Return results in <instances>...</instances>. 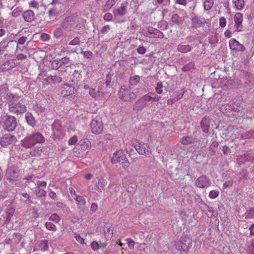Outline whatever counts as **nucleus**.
<instances>
[{
  "label": "nucleus",
  "instance_id": "nucleus-45",
  "mask_svg": "<svg viewBox=\"0 0 254 254\" xmlns=\"http://www.w3.org/2000/svg\"><path fill=\"white\" fill-rule=\"evenodd\" d=\"M163 85L162 82H158L155 87V91L159 94H161L163 92Z\"/></svg>",
  "mask_w": 254,
  "mask_h": 254
},
{
  "label": "nucleus",
  "instance_id": "nucleus-38",
  "mask_svg": "<svg viewBox=\"0 0 254 254\" xmlns=\"http://www.w3.org/2000/svg\"><path fill=\"white\" fill-rule=\"evenodd\" d=\"M33 182L35 185L37 186V188H39L40 187H46L47 186V183L45 181H40L37 179H36V177L34 178V180L31 181Z\"/></svg>",
  "mask_w": 254,
  "mask_h": 254
},
{
  "label": "nucleus",
  "instance_id": "nucleus-11",
  "mask_svg": "<svg viewBox=\"0 0 254 254\" xmlns=\"http://www.w3.org/2000/svg\"><path fill=\"white\" fill-rule=\"evenodd\" d=\"M211 184L210 179L205 175L200 176L195 181V186L199 188H207Z\"/></svg>",
  "mask_w": 254,
  "mask_h": 254
},
{
  "label": "nucleus",
  "instance_id": "nucleus-20",
  "mask_svg": "<svg viewBox=\"0 0 254 254\" xmlns=\"http://www.w3.org/2000/svg\"><path fill=\"white\" fill-rule=\"evenodd\" d=\"M22 15L24 20L28 22H32L35 18V14L34 12L31 10L24 12Z\"/></svg>",
  "mask_w": 254,
  "mask_h": 254
},
{
  "label": "nucleus",
  "instance_id": "nucleus-4",
  "mask_svg": "<svg viewBox=\"0 0 254 254\" xmlns=\"http://www.w3.org/2000/svg\"><path fill=\"white\" fill-rule=\"evenodd\" d=\"M192 246V240L190 236L182 237L180 240L176 242L175 246L178 251L187 252Z\"/></svg>",
  "mask_w": 254,
  "mask_h": 254
},
{
  "label": "nucleus",
  "instance_id": "nucleus-60",
  "mask_svg": "<svg viewBox=\"0 0 254 254\" xmlns=\"http://www.w3.org/2000/svg\"><path fill=\"white\" fill-rule=\"evenodd\" d=\"M81 53L83 55L84 57L87 59L90 58L93 56L92 53L89 51H87L85 52L82 51Z\"/></svg>",
  "mask_w": 254,
  "mask_h": 254
},
{
  "label": "nucleus",
  "instance_id": "nucleus-9",
  "mask_svg": "<svg viewBox=\"0 0 254 254\" xmlns=\"http://www.w3.org/2000/svg\"><path fill=\"white\" fill-rule=\"evenodd\" d=\"M134 147L137 152L140 155L148 156L151 153L150 146L147 143L138 142V143L134 146Z\"/></svg>",
  "mask_w": 254,
  "mask_h": 254
},
{
  "label": "nucleus",
  "instance_id": "nucleus-28",
  "mask_svg": "<svg viewBox=\"0 0 254 254\" xmlns=\"http://www.w3.org/2000/svg\"><path fill=\"white\" fill-rule=\"evenodd\" d=\"M25 119L27 124L32 127H34L36 125V121L30 113H27L25 115Z\"/></svg>",
  "mask_w": 254,
  "mask_h": 254
},
{
  "label": "nucleus",
  "instance_id": "nucleus-53",
  "mask_svg": "<svg viewBox=\"0 0 254 254\" xmlns=\"http://www.w3.org/2000/svg\"><path fill=\"white\" fill-rule=\"evenodd\" d=\"M219 194V191L217 190H212L209 192V196L212 199L216 198Z\"/></svg>",
  "mask_w": 254,
  "mask_h": 254
},
{
  "label": "nucleus",
  "instance_id": "nucleus-8",
  "mask_svg": "<svg viewBox=\"0 0 254 254\" xmlns=\"http://www.w3.org/2000/svg\"><path fill=\"white\" fill-rule=\"evenodd\" d=\"M19 176L18 169L14 167H9L7 168L5 177L6 179L11 182L16 181Z\"/></svg>",
  "mask_w": 254,
  "mask_h": 254
},
{
  "label": "nucleus",
  "instance_id": "nucleus-1",
  "mask_svg": "<svg viewBox=\"0 0 254 254\" xmlns=\"http://www.w3.org/2000/svg\"><path fill=\"white\" fill-rule=\"evenodd\" d=\"M19 98V96L17 94L9 96L7 102L8 109L10 113L19 114L23 113L26 111V106L24 104L18 102Z\"/></svg>",
  "mask_w": 254,
  "mask_h": 254
},
{
  "label": "nucleus",
  "instance_id": "nucleus-6",
  "mask_svg": "<svg viewBox=\"0 0 254 254\" xmlns=\"http://www.w3.org/2000/svg\"><path fill=\"white\" fill-rule=\"evenodd\" d=\"M138 89L136 91H130L127 88H122L119 91L121 98L124 101H132L134 100L137 96V92Z\"/></svg>",
  "mask_w": 254,
  "mask_h": 254
},
{
  "label": "nucleus",
  "instance_id": "nucleus-48",
  "mask_svg": "<svg viewBox=\"0 0 254 254\" xmlns=\"http://www.w3.org/2000/svg\"><path fill=\"white\" fill-rule=\"evenodd\" d=\"M117 14L119 15L123 16L126 13V6L123 4H122L121 7L118 8Z\"/></svg>",
  "mask_w": 254,
  "mask_h": 254
},
{
  "label": "nucleus",
  "instance_id": "nucleus-44",
  "mask_svg": "<svg viewBox=\"0 0 254 254\" xmlns=\"http://www.w3.org/2000/svg\"><path fill=\"white\" fill-rule=\"evenodd\" d=\"M49 220L56 223H58L61 220L60 217L56 213H54L49 217Z\"/></svg>",
  "mask_w": 254,
  "mask_h": 254
},
{
  "label": "nucleus",
  "instance_id": "nucleus-33",
  "mask_svg": "<svg viewBox=\"0 0 254 254\" xmlns=\"http://www.w3.org/2000/svg\"><path fill=\"white\" fill-rule=\"evenodd\" d=\"M15 209L12 207H8L6 211V221H9L11 217L13 216Z\"/></svg>",
  "mask_w": 254,
  "mask_h": 254
},
{
  "label": "nucleus",
  "instance_id": "nucleus-19",
  "mask_svg": "<svg viewBox=\"0 0 254 254\" xmlns=\"http://www.w3.org/2000/svg\"><path fill=\"white\" fill-rule=\"evenodd\" d=\"M10 95H15L9 92L8 87L6 85L3 84L0 86V95L4 97L8 101Z\"/></svg>",
  "mask_w": 254,
  "mask_h": 254
},
{
  "label": "nucleus",
  "instance_id": "nucleus-42",
  "mask_svg": "<svg viewBox=\"0 0 254 254\" xmlns=\"http://www.w3.org/2000/svg\"><path fill=\"white\" fill-rule=\"evenodd\" d=\"M35 193L37 196L40 197H45L47 194L46 191L40 188H36Z\"/></svg>",
  "mask_w": 254,
  "mask_h": 254
},
{
  "label": "nucleus",
  "instance_id": "nucleus-15",
  "mask_svg": "<svg viewBox=\"0 0 254 254\" xmlns=\"http://www.w3.org/2000/svg\"><path fill=\"white\" fill-rule=\"evenodd\" d=\"M16 40L9 41L6 45L7 52L5 55H12L15 54L18 49V46L16 45Z\"/></svg>",
  "mask_w": 254,
  "mask_h": 254
},
{
  "label": "nucleus",
  "instance_id": "nucleus-2",
  "mask_svg": "<svg viewBox=\"0 0 254 254\" xmlns=\"http://www.w3.org/2000/svg\"><path fill=\"white\" fill-rule=\"evenodd\" d=\"M45 141L44 136L40 132H35L27 135L21 140V145L24 148H30L37 143Z\"/></svg>",
  "mask_w": 254,
  "mask_h": 254
},
{
  "label": "nucleus",
  "instance_id": "nucleus-43",
  "mask_svg": "<svg viewBox=\"0 0 254 254\" xmlns=\"http://www.w3.org/2000/svg\"><path fill=\"white\" fill-rule=\"evenodd\" d=\"M22 11V7H17L12 10V11L11 12V14L13 17H16L19 16L20 15Z\"/></svg>",
  "mask_w": 254,
  "mask_h": 254
},
{
  "label": "nucleus",
  "instance_id": "nucleus-49",
  "mask_svg": "<svg viewBox=\"0 0 254 254\" xmlns=\"http://www.w3.org/2000/svg\"><path fill=\"white\" fill-rule=\"evenodd\" d=\"M171 20L174 24H179L181 21V18L177 14H174L172 16Z\"/></svg>",
  "mask_w": 254,
  "mask_h": 254
},
{
  "label": "nucleus",
  "instance_id": "nucleus-37",
  "mask_svg": "<svg viewBox=\"0 0 254 254\" xmlns=\"http://www.w3.org/2000/svg\"><path fill=\"white\" fill-rule=\"evenodd\" d=\"M7 52L6 42L4 40H3L0 42V55H5Z\"/></svg>",
  "mask_w": 254,
  "mask_h": 254
},
{
  "label": "nucleus",
  "instance_id": "nucleus-24",
  "mask_svg": "<svg viewBox=\"0 0 254 254\" xmlns=\"http://www.w3.org/2000/svg\"><path fill=\"white\" fill-rule=\"evenodd\" d=\"M112 226L110 224H106L104 229V232L106 239L108 240L112 238L113 235Z\"/></svg>",
  "mask_w": 254,
  "mask_h": 254
},
{
  "label": "nucleus",
  "instance_id": "nucleus-30",
  "mask_svg": "<svg viewBox=\"0 0 254 254\" xmlns=\"http://www.w3.org/2000/svg\"><path fill=\"white\" fill-rule=\"evenodd\" d=\"M38 247L39 250L42 252L48 251L49 249L48 240L46 239L41 240L39 244Z\"/></svg>",
  "mask_w": 254,
  "mask_h": 254
},
{
  "label": "nucleus",
  "instance_id": "nucleus-21",
  "mask_svg": "<svg viewBox=\"0 0 254 254\" xmlns=\"http://www.w3.org/2000/svg\"><path fill=\"white\" fill-rule=\"evenodd\" d=\"M99 186H97V183H95V184L90 185L88 187V191L90 193V196H91V194L96 193L95 196L94 197V200H98L99 199V195L97 194V192H99L98 190Z\"/></svg>",
  "mask_w": 254,
  "mask_h": 254
},
{
  "label": "nucleus",
  "instance_id": "nucleus-25",
  "mask_svg": "<svg viewBox=\"0 0 254 254\" xmlns=\"http://www.w3.org/2000/svg\"><path fill=\"white\" fill-rule=\"evenodd\" d=\"M146 106H147V105L140 98L135 103L133 106V110L136 111H140Z\"/></svg>",
  "mask_w": 254,
  "mask_h": 254
},
{
  "label": "nucleus",
  "instance_id": "nucleus-31",
  "mask_svg": "<svg viewBox=\"0 0 254 254\" xmlns=\"http://www.w3.org/2000/svg\"><path fill=\"white\" fill-rule=\"evenodd\" d=\"M182 144L184 145H189L193 143L194 142V139L191 136H183L180 140Z\"/></svg>",
  "mask_w": 254,
  "mask_h": 254
},
{
  "label": "nucleus",
  "instance_id": "nucleus-32",
  "mask_svg": "<svg viewBox=\"0 0 254 254\" xmlns=\"http://www.w3.org/2000/svg\"><path fill=\"white\" fill-rule=\"evenodd\" d=\"M117 0H108L104 6L103 11L110 9L116 3Z\"/></svg>",
  "mask_w": 254,
  "mask_h": 254
},
{
  "label": "nucleus",
  "instance_id": "nucleus-26",
  "mask_svg": "<svg viewBox=\"0 0 254 254\" xmlns=\"http://www.w3.org/2000/svg\"><path fill=\"white\" fill-rule=\"evenodd\" d=\"M154 5H158L162 8L167 7L170 4V0H154L153 1Z\"/></svg>",
  "mask_w": 254,
  "mask_h": 254
},
{
  "label": "nucleus",
  "instance_id": "nucleus-39",
  "mask_svg": "<svg viewBox=\"0 0 254 254\" xmlns=\"http://www.w3.org/2000/svg\"><path fill=\"white\" fill-rule=\"evenodd\" d=\"M213 0H205L203 3L204 9L209 10L213 5Z\"/></svg>",
  "mask_w": 254,
  "mask_h": 254
},
{
  "label": "nucleus",
  "instance_id": "nucleus-41",
  "mask_svg": "<svg viewBox=\"0 0 254 254\" xmlns=\"http://www.w3.org/2000/svg\"><path fill=\"white\" fill-rule=\"evenodd\" d=\"M61 67L59 59H56L51 62V68L53 69H58Z\"/></svg>",
  "mask_w": 254,
  "mask_h": 254
},
{
  "label": "nucleus",
  "instance_id": "nucleus-5",
  "mask_svg": "<svg viewBox=\"0 0 254 254\" xmlns=\"http://www.w3.org/2000/svg\"><path fill=\"white\" fill-rule=\"evenodd\" d=\"M111 162L113 164L120 163L124 168H127L129 165L128 160L122 150H117L114 153Z\"/></svg>",
  "mask_w": 254,
  "mask_h": 254
},
{
  "label": "nucleus",
  "instance_id": "nucleus-62",
  "mask_svg": "<svg viewBox=\"0 0 254 254\" xmlns=\"http://www.w3.org/2000/svg\"><path fill=\"white\" fill-rule=\"evenodd\" d=\"M126 241L128 247L131 249H133L134 247V242L130 239H127Z\"/></svg>",
  "mask_w": 254,
  "mask_h": 254
},
{
  "label": "nucleus",
  "instance_id": "nucleus-57",
  "mask_svg": "<svg viewBox=\"0 0 254 254\" xmlns=\"http://www.w3.org/2000/svg\"><path fill=\"white\" fill-rule=\"evenodd\" d=\"M194 63H193L192 62H190L189 64H187L186 65L184 66L183 67V69L185 71H186L190 70L191 68H194Z\"/></svg>",
  "mask_w": 254,
  "mask_h": 254
},
{
  "label": "nucleus",
  "instance_id": "nucleus-17",
  "mask_svg": "<svg viewBox=\"0 0 254 254\" xmlns=\"http://www.w3.org/2000/svg\"><path fill=\"white\" fill-rule=\"evenodd\" d=\"M210 119L207 117L202 118L200 122V127L204 133H208L209 130Z\"/></svg>",
  "mask_w": 254,
  "mask_h": 254
},
{
  "label": "nucleus",
  "instance_id": "nucleus-29",
  "mask_svg": "<svg viewBox=\"0 0 254 254\" xmlns=\"http://www.w3.org/2000/svg\"><path fill=\"white\" fill-rule=\"evenodd\" d=\"M191 50V47L189 45H184L183 44H180L178 46V51L183 53H188Z\"/></svg>",
  "mask_w": 254,
  "mask_h": 254
},
{
  "label": "nucleus",
  "instance_id": "nucleus-56",
  "mask_svg": "<svg viewBox=\"0 0 254 254\" xmlns=\"http://www.w3.org/2000/svg\"><path fill=\"white\" fill-rule=\"evenodd\" d=\"M219 26L221 28H224L226 25V19L224 17H221L219 20Z\"/></svg>",
  "mask_w": 254,
  "mask_h": 254
},
{
  "label": "nucleus",
  "instance_id": "nucleus-40",
  "mask_svg": "<svg viewBox=\"0 0 254 254\" xmlns=\"http://www.w3.org/2000/svg\"><path fill=\"white\" fill-rule=\"evenodd\" d=\"M106 185L107 182L103 178H101L98 180L97 186H99V192L101 191L104 188V187H105Z\"/></svg>",
  "mask_w": 254,
  "mask_h": 254
},
{
  "label": "nucleus",
  "instance_id": "nucleus-63",
  "mask_svg": "<svg viewBox=\"0 0 254 254\" xmlns=\"http://www.w3.org/2000/svg\"><path fill=\"white\" fill-rule=\"evenodd\" d=\"M218 145V143L217 141H213L212 142L210 146V149L212 150L213 152H215V148L217 147Z\"/></svg>",
  "mask_w": 254,
  "mask_h": 254
},
{
  "label": "nucleus",
  "instance_id": "nucleus-58",
  "mask_svg": "<svg viewBox=\"0 0 254 254\" xmlns=\"http://www.w3.org/2000/svg\"><path fill=\"white\" fill-rule=\"evenodd\" d=\"M77 141V138L76 136L71 137L68 140V144L70 145H74Z\"/></svg>",
  "mask_w": 254,
  "mask_h": 254
},
{
  "label": "nucleus",
  "instance_id": "nucleus-54",
  "mask_svg": "<svg viewBox=\"0 0 254 254\" xmlns=\"http://www.w3.org/2000/svg\"><path fill=\"white\" fill-rule=\"evenodd\" d=\"M249 157V156L248 155H244L243 156L238 157L237 160L240 164L243 163L245 161L250 160Z\"/></svg>",
  "mask_w": 254,
  "mask_h": 254
},
{
  "label": "nucleus",
  "instance_id": "nucleus-27",
  "mask_svg": "<svg viewBox=\"0 0 254 254\" xmlns=\"http://www.w3.org/2000/svg\"><path fill=\"white\" fill-rule=\"evenodd\" d=\"M46 80L48 84H52V83H59L62 81V79L60 76L57 75H51L48 76L46 78Z\"/></svg>",
  "mask_w": 254,
  "mask_h": 254
},
{
  "label": "nucleus",
  "instance_id": "nucleus-59",
  "mask_svg": "<svg viewBox=\"0 0 254 254\" xmlns=\"http://www.w3.org/2000/svg\"><path fill=\"white\" fill-rule=\"evenodd\" d=\"M29 5L31 7L36 9H38L39 6V3L37 1H36L35 0L31 1L29 2Z\"/></svg>",
  "mask_w": 254,
  "mask_h": 254
},
{
  "label": "nucleus",
  "instance_id": "nucleus-13",
  "mask_svg": "<svg viewBox=\"0 0 254 254\" xmlns=\"http://www.w3.org/2000/svg\"><path fill=\"white\" fill-rule=\"evenodd\" d=\"M229 45L230 49L234 51L243 52L245 50V47L235 39H230L229 42Z\"/></svg>",
  "mask_w": 254,
  "mask_h": 254
},
{
  "label": "nucleus",
  "instance_id": "nucleus-64",
  "mask_svg": "<svg viewBox=\"0 0 254 254\" xmlns=\"http://www.w3.org/2000/svg\"><path fill=\"white\" fill-rule=\"evenodd\" d=\"M49 195L51 198L54 200H58V197L56 193L52 190L49 192Z\"/></svg>",
  "mask_w": 254,
  "mask_h": 254
},
{
  "label": "nucleus",
  "instance_id": "nucleus-23",
  "mask_svg": "<svg viewBox=\"0 0 254 254\" xmlns=\"http://www.w3.org/2000/svg\"><path fill=\"white\" fill-rule=\"evenodd\" d=\"M232 2L234 8L237 10H241L245 7V0H232Z\"/></svg>",
  "mask_w": 254,
  "mask_h": 254
},
{
  "label": "nucleus",
  "instance_id": "nucleus-51",
  "mask_svg": "<svg viewBox=\"0 0 254 254\" xmlns=\"http://www.w3.org/2000/svg\"><path fill=\"white\" fill-rule=\"evenodd\" d=\"M28 40V38L26 36H22L18 39V41H16V45L18 46L19 47V45H23L25 44L26 41Z\"/></svg>",
  "mask_w": 254,
  "mask_h": 254
},
{
  "label": "nucleus",
  "instance_id": "nucleus-7",
  "mask_svg": "<svg viewBox=\"0 0 254 254\" xmlns=\"http://www.w3.org/2000/svg\"><path fill=\"white\" fill-rule=\"evenodd\" d=\"M91 131L93 133L98 134L101 133L103 131V123L101 118L96 117L92 120L90 124Z\"/></svg>",
  "mask_w": 254,
  "mask_h": 254
},
{
  "label": "nucleus",
  "instance_id": "nucleus-16",
  "mask_svg": "<svg viewBox=\"0 0 254 254\" xmlns=\"http://www.w3.org/2000/svg\"><path fill=\"white\" fill-rule=\"evenodd\" d=\"M74 87L68 84H64L61 88V94L64 96H66L74 93Z\"/></svg>",
  "mask_w": 254,
  "mask_h": 254
},
{
  "label": "nucleus",
  "instance_id": "nucleus-36",
  "mask_svg": "<svg viewBox=\"0 0 254 254\" xmlns=\"http://www.w3.org/2000/svg\"><path fill=\"white\" fill-rule=\"evenodd\" d=\"M245 217L246 219H251L254 217V208H251L245 213Z\"/></svg>",
  "mask_w": 254,
  "mask_h": 254
},
{
  "label": "nucleus",
  "instance_id": "nucleus-46",
  "mask_svg": "<svg viewBox=\"0 0 254 254\" xmlns=\"http://www.w3.org/2000/svg\"><path fill=\"white\" fill-rule=\"evenodd\" d=\"M45 226L48 230L55 231L57 230L56 225L51 222H46Z\"/></svg>",
  "mask_w": 254,
  "mask_h": 254
},
{
  "label": "nucleus",
  "instance_id": "nucleus-55",
  "mask_svg": "<svg viewBox=\"0 0 254 254\" xmlns=\"http://www.w3.org/2000/svg\"><path fill=\"white\" fill-rule=\"evenodd\" d=\"M79 39L78 37H75L68 43V45L79 46Z\"/></svg>",
  "mask_w": 254,
  "mask_h": 254
},
{
  "label": "nucleus",
  "instance_id": "nucleus-22",
  "mask_svg": "<svg viewBox=\"0 0 254 254\" xmlns=\"http://www.w3.org/2000/svg\"><path fill=\"white\" fill-rule=\"evenodd\" d=\"M89 94L96 100H102L103 98L104 93L99 91H96L95 89H90Z\"/></svg>",
  "mask_w": 254,
  "mask_h": 254
},
{
  "label": "nucleus",
  "instance_id": "nucleus-35",
  "mask_svg": "<svg viewBox=\"0 0 254 254\" xmlns=\"http://www.w3.org/2000/svg\"><path fill=\"white\" fill-rule=\"evenodd\" d=\"M54 36L57 38H60L64 35L63 27L57 28L54 32Z\"/></svg>",
  "mask_w": 254,
  "mask_h": 254
},
{
  "label": "nucleus",
  "instance_id": "nucleus-14",
  "mask_svg": "<svg viewBox=\"0 0 254 254\" xmlns=\"http://www.w3.org/2000/svg\"><path fill=\"white\" fill-rule=\"evenodd\" d=\"M73 199L76 201L78 208L81 211L84 212L86 209V201L84 196L78 194H75V196H74Z\"/></svg>",
  "mask_w": 254,
  "mask_h": 254
},
{
  "label": "nucleus",
  "instance_id": "nucleus-3",
  "mask_svg": "<svg viewBox=\"0 0 254 254\" xmlns=\"http://www.w3.org/2000/svg\"><path fill=\"white\" fill-rule=\"evenodd\" d=\"M0 124L5 130L10 132L15 130L17 123L16 119L14 116L5 115L1 118Z\"/></svg>",
  "mask_w": 254,
  "mask_h": 254
},
{
  "label": "nucleus",
  "instance_id": "nucleus-61",
  "mask_svg": "<svg viewBox=\"0 0 254 254\" xmlns=\"http://www.w3.org/2000/svg\"><path fill=\"white\" fill-rule=\"evenodd\" d=\"M91 247L93 251H96L99 249V243L94 241L91 244Z\"/></svg>",
  "mask_w": 254,
  "mask_h": 254
},
{
  "label": "nucleus",
  "instance_id": "nucleus-34",
  "mask_svg": "<svg viewBox=\"0 0 254 254\" xmlns=\"http://www.w3.org/2000/svg\"><path fill=\"white\" fill-rule=\"evenodd\" d=\"M140 77L138 75H133L130 77L129 82L130 85H136L140 81Z\"/></svg>",
  "mask_w": 254,
  "mask_h": 254
},
{
  "label": "nucleus",
  "instance_id": "nucleus-52",
  "mask_svg": "<svg viewBox=\"0 0 254 254\" xmlns=\"http://www.w3.org/2000/svg\"><path fill=\"white\" fill-rule=\"evenodd\" d=\"M59 60L60 64H61V67L63 65L68 64L70 63V59H69V58H67L66 57L62 58H61L60 59H59Z\"/></svg>",
  "mask_w": 254,
  "mask_h": 254
},
{
  "label": "nucleus",
  "instance_id": "nucleus-12",
  "mask_svg": "<svg viewBox=\"0 0 254 254\" xmlns=\"http://www.w3.org/2000/svg\"><path fill=\"white\" fill-rule=\"evenodd\" d=\"M234 20L235 31L237 32H241L243 28V14L240 12H237L234 15Z\"/></svg>",
  "mask_w": 254,
  "mask_h": 254
},
{
  "label": "nucleus",
  "instance_id": "nucleus-18",
  "mask_svg": "<svg viewBox=\"0 0 254 254\" xmlns=\"http://www.w3.org/2000/svg\"><path fill=\"white\" fill-rule=\"evenodd\" d=\"M192 26L194 28H197L201 26L202 24L205 23V19L195 16L191 19Z\"/></svg>",
  "mask_w": 254,
  "mask_h": 254
},
{
  "label": "nucleus",
  "instance_id": "nucleus-50",
  "mask_svg": "<svg viewBox=\"0 0 254 254\" xmlns=\"http://www.w3.org/2000/svg\"><path fill=\"white\" fill-rule=\"evenodd\" d=\"M113 75V74L110 73V72L107 74L106 77V82H105V83H106V85L107 86L111 85V81L112 80Z\"/></svg>",
  "mask_w": 254,
  "mask_h": 254
},
{
  "label": "nucleus",
  "instance_id": "nucleus-10",
  "mask_svg": "<svg viewBox=\"0 0 254 254\" xmlns=\"http://www.w3.org/2000/svg\"><path fill=\"white\" fill-rule=\"evenodd\" d=\"M17 141L16 137L10 134H6L0 139V144L5 147L10 144H14Z\"/></svg>",
  "mask_w": 254,
  "mask_h": 254
},
{
  "label": "nucleus",
  "instance_id": "nucleus-47",
  "mask_svg": "<svg viewBox=\"0 0 254 254\" xmlns=\"http://www.w3.org/2000/svg\"><path fill=\"white\" fill-rule=\"evenodd\" d=\"M141 100L147 105H149L148 102L152 101V97H151L149 94H146L145 95L141 97Z\"/></svg>",
  "mask_w": 254,
  "mask_h": 254
}]
</instances>
